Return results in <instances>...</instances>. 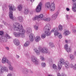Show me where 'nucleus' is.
Returning a JSON list of instances; mask_svg holds the SVG:
<instances>
[{"instance_id":"obj_29","label":"nucleus","mask_w":76,"mask_h":76,"mask_svg":"<svg viewBox=\"0 0 76 76\" xmlns=\"http://www.w3.org/2000/svg\"><path fill=\"white\" fill-rule=\"evenodd\" d=\"M29 42L27 41L24 44V45L25 47H27V46L29 45Z\"/></svg>"},{"instance_id":"obj_50","label":"nucleus","mask_w":76,"mask_h":76,"mask_svg":"<svg viewBox=\"0 0 76 76\" xmlns=\"http://www.w3.org/2000/svg\"><path fill=\"white\" fill-rule=\"evenodd\" d=\"M65 42L66 43H67V42H68V40H65Z\"/></svg>"},{"instance_id":"obj_45","label":"nucleus","mask_w":76,"mask_h":76,"mask_svg":"<svg viewBox=\"0 0 76 76\" xmlns=\"http://www.w3.org/2000/svg\"><path fill=\"white\" fill-rule=\"evenodd\" d=\"M66 10H67V11H69L70 10V9L68 8H66Z\"/></svg>"},{"instance_id":"obj_27","label":"nucleus","mask_w":76,"mask_h":76,"mask_svg":"<svg viewBox=\"0 0 76 76\" xmlns=\"http://www.w3.org/2000/svg\"><path fill=\"white\" fill-rule=\"evenodd\" d=\"M29 12V10L27 9H25V11L24 12V14H28Z\"/></svg>"},{"instance_id":"obj_8","label":"nucleus","mask_w":76,"mask_h":76,"mask_svg":"<svg viewBox=\"0 0 76 76\" xmlns=\"http://www.w3.org/2000/svg\"><path fill=\"white\" fill-rule=\"evenodd\" d=\"M1 62L3 64L5 63H9V61L6 58H3L1 60Z\"/></svg>"},{"instance_id":"obj_46","label":"nucleus","mask_w":76,"mask_h":76,"mask_svg":"<svg viewBox=\"0 0 76 76\" xmlns=\"http://www.w3.org/2000/svg\"><path fill=\"white\" fill-rule=\"evenodd\" d=\"M6 48L7 50H9V47H6Z\"/></svg>"},{"instance_id":"obj_53","label":"nucleus","mask_w":76,"mask_h":76,"mask_svg":"<svg viewBox=\"0 0 76 76\" xmlns=\"http://www.w3.org/2000/svg\"><path fill=\"white\" fill-rule=\"evenodd\" d=\"M72 1H73V2H75V1H76V0H72Z\"/></svg>"},{"instance_id":"obj_30","label":"nucleus","mask_w":76,"mask_h":76,"mask_svg":"<svg viewBox=\"0 0 76 76\" xmlns=\"http://www.w3.org/2000/svg\"><path fill=\"white\" fill-rule=\"evenodd\" d=\"M13 68L12 66H11V65H10V66L9 67V69L10 70H13Z\"/></svg>"},{"instance_id":"obj_24","label":"nucleus","mask_w":76,"mask_h":76,"mask_svg":"<svg viewBox=\"0 0 76 76\" xmlns=\"http://www.w3.org/2000/svg\"><path fill=\"white\" fill-rule=\"evenodd\" d=\"M40 39L41 38H40V37L39 36H37L36 38L35 41H36V42H38V41L40 40Z\"/></svg>"},{"instance_id":"obj_40","label":"nucleus","mask_w":76,"mask_h":76,"mask_svg":"<svg viewBox=\"0 0 76 76\" xmlns=\"http://www.w3.org/2000/svg\"><path fill=\"white\" fill-rule=\"evenodd\" d=\"M40 58L41 60H45L44 59V58L42 56H40Z\"/></svg>"},{"instance_id":"obj_4","label":"nucleus","mask_w":76,"mask_h":76,"mask_svg":"<svg viewBox=\"0 0 76 76\" xmlns=\"http://www.w3.org/2000/svg\"><path fill=\"white\" fill-rule=\"evenodd\" d=\"M4 72H8V69L6 67L0 65V73H3Z\"/></svg>"},{"instance_id":"obj_28","label":"nucleus","mask_w":76,"mask_h":76,"mask_svg":"<svg viewBox=\"0 0 76 76\" xmlns=\"http://www.w3.org/2000/svg\"><path fill=\"white\" fill-rule=\"evenodd\" d=\"M69 32L68 31H65L64 33V34L66 36H67V35L69 34Z\"/></svg>"},{"instance_id":"obj_33","label":"nucleus","mask_w":76,"mask_h":76,"mask_svg":"<svg viewBox=\"0 0 76 76\" xmlns=\"http://www.w3.org/2000/svg\"><path fill=\"white\" fill-rule=\"evenodd\" d=\"M45 66L46 65L45 64V63H42V67H45Z\"/></svg>"},{"instance_id":"obj_19","label":"nucleus","mask_w":76,"mask_h":76,"mask_svg":"<svg viewBox=\"0 0 76 76\" xmlns=\"http://www.w3.org/2000/svg\"><path fill=\"white\" fill-rule=\"evenodd\" d=\"M42 20H45V21H48V22L50 20V18H43L42 19Z\"/></svg>"},{"instance_id":"obj_22","label":"nucleus","mask_w":76,"mask_h":76,"mask_svg":"<svg viewBox=\"0 0 76 76\" xmlns=\"http://www.w3.org/2000/svg\"><path fill=\"white\" fill-rule=\"evenodd\" d=\"M60 63L62 64H64L65 63L64 60L63 58H61L60 60Z\"/></svg>"},{"instance_id":"obj_18","label":"nucleus","mask_w":76,"mask_h":76,"mask_svg":"<svg viewBox=\"0 0 76 76\" xmlns=\"http://www.w3.org/2000/svg\"><path fill=\"white\" fill-rule=\"evenodd\" d=\"M26 31L27 34H29V33H31V32H32V30L30 28H27Z\"/></svg>"},{"instance_id":"obj_31","label":"nucleus","mask_w":76,"mask_h":76,"mask_svg":"<svg viewBox=\"0 0 76 76\" xmlns=\"http://www.w3.org/2000/svg\"><path fill=\"white\" fill-rule=\"evenodd\" d=\"M5 37L8 39H10V38H11V37H10V36L8 35L7 34H5Z\"/></svg>"},{"instance_id":"obj_1","label":"nucleus","mask_w":76,"mask_h":76,"mask_svg":"<svg viewBox=\"0 0 76 76\" xmlns=\"http://www.w3.org/2000/svg\"><path fill=\"white\" fill-rule=\"evenodd\" d=\"M13 28L15 29V30L18 31V32H14V34L16 37H24L25 35L24 34L25 33V30L23 29V26L22 25L20 26V24L18 23H15L14 24Z\"/></svg>"},{"instance_id":"obj_26","label":"nucleus","mask_w":76,"mask_h":76,"mask_svg":"<svg viewBox=\"0 0 76 76\" xmlns=\"http://www.w3.org/2000/svg\"><path fill=\"white\" fill-rule=\"evenodd\" d=\"M18 9L20 11V10H22V5H20L18 7Z\"/></svg>"},{"instance_id":"obj_42","label":"nucleus","mask_w":76,"mask_h":76,"mask_svg":"<svg viewBox=\"0 0 76 76\" xmlns=\"http://www.w3.org/2000/svg\"><path fill=\"white\" fill-rule=\"evenodd\" d=\"M3 38L1 37L0 38V42H2V41H3Z\"/></svg>"},{"instance_id":"obj_15","label":"nucleus","mask_w":76,"mask_h":76,"mask_svg":"<svg viewBox=\"0 0 76 76\" xmlns=\"http://www.w3.org/2000/svg\"><path fill=\"white\" fill-rule=\"evenodd\" d=\"M17 20L19 21L20 22H22L23 21V18L21 16L18 17L17 18Z\"/></svg>"},{"instance_id":"obj_13","label":"nucleus","mask_w":76,"mask_h":76,"mask_svg":"<svg viewBox=\"0 0 76 76\" xmlns=\"http://www.w3.org/2000/svg\"><path fill=\"white\" fill-rule=\"evenodd\" d=\"M42 53H48V49L47 48H44L42 50Z\"/></svg>"},{"instance_id":"obj_52","label":"nucleus","mask_w":76,"mask_h":76,"mask_svg":"<svg viewBox=\"0 0 76 76\" xmlns=\"http://www.w3.org/2000/svg\"><path fill=\"white\" fill-rule=\"evenodd\" d=\"M30 1H31V2H33V1H34V0H30Z\"/></svg>"},{"instance_id":"obj_11","label":"nucleus","mask_w":76,"mask_h":76,"mask_svg":"<svg viewBox=\"0 0 76 76\" xmlns=\"http://www.w3.org/2000/svg\"><path fill=\"white\" fill-rule=\"evenodd\" d=\"M31 60L33 62H35L36 64H38V61H37V59L36 58L33 57Z\"/></svg>"},{"instance_id":"obj_36","label":"nucleus","mask_w":76,"mask_h":76,"mask_svg":"<svg viewBox=\"0 0 76 76\" xmlns=\"http://www.w3.org/2000/svg\"><path fill=\"white\" fill-rule=\"evenodd\" d=\"M34 28L35 30H38V26H34Z\"/></svg>"},{"instance_id":"obj_3","label":"nucleus","mask_w":76,"mask_h":76,"mask_svg":"<svg viewBox=\"0 0 76 76\" xmlns=\"http://www.w3.org/2000/svg\"><path fill=\"white\" fill-rule=\"evenodd\" d=\"M16 9V7H12V6L10 7L9 9V16L10 19H13V10H15Z\"/></svg>"},{"instance_id":"obj_20","label":"nucleus","mask_w":76,"mask_h":76,"mask_svg":"<svg viewBox=\"0 0 76 76\" xmlns=\"http://www.w3.org/2000/svg\"><path fill=\"white\" fill-rule=\"evenodd\" d=\"M34 50L35 51L36 53L37 54V55H38V54H40V51L39 50H38L37 49V48H35L34 49Z\"/></svg>"},{"instance_id":"obj_17","label":"nucleus","mask_w":76,"mask_h":76,"mask_svg":"<svg viewBox=\"0 0 76 76\" xmlns=\"http://www.w3.org/2000/svg\"><path fill=\"white\" fill-rule=\"evenodd\" d=\"M50 2H48L46 3L45 5V7L47 9H49L50 7Z\"/></svg>"},{"instance_id":"obj_2","label":"nucleus","mask_w":76,"mask_h":76,"mask_svg":"<svg viewBox=\"0 0 76 76\" xmlns=\"http://www.w3.org/2000/svg\"><path fill=\"white\" fill-rule=\"evenodd\" d=\"M51 28V26L49 24H48L45 26L43 28V31L45 32V34H42L41 37L42 38H45L47 36L50 35L51 34L50 33V29Z\"/></svg>"},{"instance_id":"obj_56","label":"nucleus","mask_w":76,"mask_h":76,"mask_svg":"<svg viewBox=\"0 0 76 76\" xmlns=\"http://www.w3.org/2000/svg\"><path fill=\"white\" fill-rule=\"evenodd\" d=\"M10 5H9V7H10Z\"/></svg>"},{"instance_id":"obj_10","label":"nucleus","mask_w":76,"mask_h":76,"mask_svg":"<svg viewBox=\"0 0 76 76\" xmlns=\"http://www.w3.org/2000/svg\"><path fill=\"white\" fill-rule=\"evenodd\" d=\"M34 35L32 34H31L29 35V39L30 41H33L34 40Z\"/></svg>"},{"instance_id":"obj_6","label":"nucleus","mask_w":76,"mask_h":76,"mask_svg":"<svg viewBox=\"0 0 76 76\" xmlns=\"http://www.w3.org/2000/svg\"><path fill=\"white\" fill-rule=\"evenodd\" d=\"M42 3L40 2L37 6L36 11L37 12H40L41 10V7H42Z\"/></svg>"},{"instance_id":"obj_9","label":"nucleus","mask_w":76,"mask_h":76,"mask_svg":"<svg viewBox=\"0 0 76 76\" xmlns=\"http://www.w3.org/2000/svg\"><path fill=\"white\" fill-rule=\"evenodd\" d=\"M43 16L44 15H43V14H41L39 15L36 16L34 18H33V20H36L38 19V18H42Z\"/></svg>"},{"instance_id":"obj_16","label":"nucleus","mask_w":76,"mask_h":76,"mask_svg":"<svg viewBox=\"0 0 76 76\" xmlns=\"http://www.w3.org/2000/svg\"><path fill=\"white\" fill-rule=\"evenodd\" d=\"M65 48L66 50V51L68 52H69L70 51V48H68V45H65Z\"/></svg>"},{"instance_id":"obj_55","label":"nucleus","mask_w":76,"mask_h":76,"mask_svg":"<svg viewBox=\"0 0 76 76\" xmlns=\"http://www.w3.org/2000/svg\"><path fill=\"white\" fill-rule=\"evenodd\" d=\"M6 23H4V24H5V25H6Z\"/></svg>"},{"instance_id":"obj_21","label":"nucleus","mask_w":76,"mask_h":76,"mask_svg":"<svg viewBox=\"0 0 76 76\" xmlns=\"http://www.w3.org/2000/svg\"><path fill=\"white\" fill-rule=\"evenodd\" d=\"M65 66V67L66 68H69V62H67V61H66L64 63Z\"/></svg>"},{"instance_id":"obj_44","label":"nucleus","mask_w":76,"mask_h":76,"mask_svg":"<svg viewBox=\"0 0 76 76\" xmlns=\"http://www.w3.org/2000/svg\"><path fill=\"white\" fill-rule=\"evenodd\" d=\"M69 16L68 15H66V18L68 19H69Z\"/></svg>"},{"instance_id":"obj_49","label":"nucleus","mask_w":76,"mask_h":76,"mask_svg":"<svg viewBox=\"0 0 76 76\" xmlns=\"http://www.w3.org/2000/svg\"><path fill=\"white\" fill-rule=\"evenodd\" d=\"M73 32L75 33V32H76V31L75 30H73Z\"/></svg>"},{"instance_id":"obj_47","label":"nucleus","mask_w":76,"mask_h":76,"mask_svg":"<svg viewBox=\"0 0 76 76\" xmlns=\"http://www.w3.org/2000/svg\"><path fill=\"white\" fill-rule=\"evenodd\" d=\"M7 76H12V75L10 74H8Z\"/></svg>"},{"instance_id":"obj_39","label":"nucleus","mask_w":76,"mask_h":76,"mask_svg":"<svg viewBox=\"0 0 76 76\" xmlns=\"http://www.w3.org/2000/svg\"><path fill=\"white\" fill-rule=\"evenodd\" d=\"M23 71L25 72H28V70L27 69H23Z\"/></svg>"},{"instance_id":"obj_51","label":"nucleus","mask_w":76,"mask_h":76,"mask_svg":"<svg viewBox=\"0 0 76 76\" xmlns=\"http://www.w3.org/2000/svg\"><path fill=\"white\" fill-rule=\"evenodd\" d=\"M74 54L76 56V51H75L74 53Z\"/></svg>"},{"instance_id":"obj_34","label":"nucleus","mask_w":76,"mask_h":76,"mask_svg":"<svg viewBox=\"0 0 76 76\" xmlns=\"http://www.w3.org/2000/svg\"><path fill=\"white\" fill-rule=\"evenodd\" d=\"M49 44L50 45V47H54V45L53 44V43H50Z\"/></svg>"},{"instance_id":"obj_32","label":"nucleus","mask_w":76,"mask_h":76,"mask_svg":"<svg viewBox=\"0 0 76 76\" xmlns=\"http://www.w3.org/2000/svg\"><path fill=\"white\" fill-rule=\"evenodd\" d=\"M53 68L54 69H57V67L56 65L54 64L53 66Z\"/></svg>"},{"instance_id":"obj_23","label":"nucleus","mask_w":76,"mask_h":76,"mask_svg":"<svg viewBox=\"0 0 76 76\" xmlns=\"http://www.w3.org/2000/svg\"><path fill=\"white\" fill-rule=\"evenodd\" d=\"M62 64L61 63H58V67L59 69H61L62 67Z\"/></svg>"},{"instance_id":"obj_38","label":"nucleus","mask_w":76,"mask_h":76,"mask_svg":"<svg viewBox=\"0 0 76 76\" xmlns=\"http://www.w3.org/2000/svg\"><path fill=\"white\" fill-rule=\"evenodd\" d=\"M4 34V32L3 31H0V35H2Z\"/></svg>"},{"instance_id":"obj_25","label":"nucleus","mask_w":76,"mask_h":76,"mask_svg":"<svg viewBox=\"0 0 76 76\" xmlns=\"http://www.w3.org/2000/svg\"><path fill=\"white\" fill-rule=\"evenodd\" d=\"M58 29H59L61 31L63 30V26L61 25H59L58 27Z\"/></svg>"},{"instance_id":"obj_12","label":"nucleus","mask_w":76,"mask_h":76,"mask_svg":"<svg viewBox=\"0 0 76 76\" xmlns=\"http://www.w3.org/2000/svg\"><path fill=\"white\" fill-rule=\"evenodd\" d=\"M58 15V12H56L52 15V18L53 19H56Z\"/></svg>"},{"instance_id":"obj_5","label":"nucleus","mask_w":76,"mask_h":76,"mask_svg":"<svg viewBox=\"0 0 76 76\" xmlns=\"http://www.w3.org/2000/svg\"><path fill=\"white\" fill-rule=\"evenodd\" d=\"M54 34L55 36H57V35L58 37H59V39H61L62 38V35L60 33H59L58 32V30H56L54 32Z\"/></svg>"},{"instance_id":"obj_37","label":"nucleus","mask_w":76,"mask_h":76,"mask_svg":"<svg viewBox=\"0 0 76 76\" xmlns=\"http://www.w3.org/2000/svg\"><path fill=\"white\" fill-rule=\"evenodd\" d=\"M57 76H66V75L64 74L63 75H60V73H58V75H57Z\"/></svg>"},{"instance_id":"obj_7","label":"nucleus","mask_w":76,"mask_h":76,"mask_svg":"<svg viewBox=\"0 0 76 76\" xmlns=\"http://www.w3.org/2000/svg\"><path fill=\"white\" fill-rule=\"evenodd\" d=\"M50 11L53 12V11H54V10H55V4L54 3H51L50 4Z\"/></svg>"},{"instance_id":"obj_14","label":"nucleus","mask_w":76,"mask_h":76,"mask_svg":"<svg viewBox=\"0 0 76 76\" xmlns=\"http://www.w3.org/2000/svg\"><path fill=\"white\" fill-rule=\"evenodd\" d=\"M14 42L16 45H19V41L18 39H15L14 40Z\"/></svg>"},{"instance_id":"obj_41","label":"nucleus","mask_w":76,"mask_h":76,"mask_svg":"<svg viewBox=\"0 0 76 76\" xmlns=\"http://www.w3.org/2000/svg\"><path fill=\"white\" fill-rule=\"evenodd\" d=\"M55 31V29H53L51 31V33H52V32H54Z\"/></svg>"},{"instance_id":"obj_43","label":"nucleus","mask_w":76,"mask_h":76,"mask_svg":"<svg viewBox=\"0 0 76 76\" xmlns=\"http://www.w3.org/2000/svg\"><path fill=\"white\" fill-rule=\"evenodd\" d=\"M70 67L71 68H73V64H71L70 65Z\"/></svg>"},{"instance_id":"obj_48","label":"nucleus","mask_w":76,"mask_h":76,"mask_svg":"<svg viewBox=\"0 0 76 76\" xmlns=\"http://www.w3.org/2000/svg\"><path fill=\"white\" fill-rule=\"evenodd\" d=\"M74 69H76V64L74 66Z\"/></svg>"},{"instance_id":"obj_35","label":"nucleus","mask_w":76,"mask_h":76,"mask_svg":"<svg viewBox=\"0 0 76 76\" xmlns=\"http://www.w3.org/2000/svg\"><path fill=\"white\" fill-rule=\"evenodd\" d=\"M70 58L71 60H73L74 58V56L73 55H71L70 56Z\"/></svg>"},{"instance_id":"obj_54","label":"nucleus","mask_w":76,"mask_h":76,"mask_svg":"<svg viewBox=\"0 0 76 76\" xmlns=\"http://www.w3.org/2000/svg\"><path fill=\"white\" fill-rule=\"evenodd\" d=\"M17 57L18 58H19V56H18L17 55Z\"/></svg>"}]
</instances>
